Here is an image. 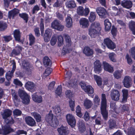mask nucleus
Segmentation results:
<instances>
[{"instance_id":"bb28decb","label":"nucleus","mask_w":135,"mask_h":135,"mask_svg":"<svg viewBox=\"0 0 135 135\" xmlns=\"http://www.w3.org/2000/svg\"><path fill=\"white\" fill-rule=\"evenodd\" d=\"M121 5L123 7L128 9L132 7V3L131 1H122Z\"/></svg>"},{"instance_id":"e433bc0d","label":"nucleus","mask_w":135,"mask_h":135,"mask_svg":"<svg viewBox=\"0 0 135 135\" xmlns=\"http://www.w3.org/2000/svg\"><path fill=\"white\" fill-rule=\"evenodd\" d=\"M54 112L56 114L60 115L61 113L60 107L58 106H55L52 107Z\"/></svg>"},{"instance_id":"f704fd0d","label":"nucleus","mask_w":135,"mask_h":135,"mask_svg":"<svg viewBox=\"0 0 135 135\" xmlns=\"http://www.w3.org/2000/svg\"><path fill=\"white\" fill-rule=\"evenodd\" d=\"M66 7L69 8H72L75 7L76 4L74 1L73 0L67 1L66 3Z\"/></svg>"},{"instance_id":"0eeeda50","label":"nucleus","mask_w":135,"mask_h":135,"mask_svg":"<svg viewBox=\"0 0 135 135\" xmlns=\"http://www.w3.org/2000/svg\"><path fill=\"white\" fill-rule=\"evenodd\" d=\"M89 12V9L88 8H86L84 10L83 7L79 6L77 9L78 13L79 15L82 16H86L88 15Z\"/></svg>"},{"instance_id":"69168bd1","label":"nucleus","mask_w":135,"mask_h":135,"mask_svg":"<svg viewBox=\"0 0 135 135\" xmlns=\"http://www.w3.org/2000/svg\"><path fill=\"white\" fill-rule=\"evenodd\" d=\"M16 133L17 135H20L22 134L26 135L27 134V132L26 131L22 130H18L17 131Z\"/></svg>"},{"instance_id":"79ce46f5","label":"nucleus","mask_w":135,"mask_h":135,"mask_svg":"<svg viewBox=\"0 0 135 135\" xmlns=\"http://www.w3.org/2000/svg\"><path fill=\"white\" fill-rule=\"evenodd\" d=\"M57 41V38L56 35H54L52 37L50 41V43L52 46L56 44Z\"/></svg>"},{"instance_id":"a18cd8bd","label":"nucleus","mask_w":135,"mask_h":135,"mask_svg":"<svg viewBox=\"0 0 135 135\" xmlns=\"http://www.w3.org/2000/svg\"><path fill=\"white\" fill-rule=\"evenodd\" d=\"M96 16L94 12H90L89 19L90 22L94 21L96 18Z\"/></svg>"},{"instance_id":"a19ab883","label":"nucleus","mask_w":135,"mask_h":135,"mask_svg":"<svg viewBox=\"0 0 135 135\" xmlns=\"http://www.w3.org/2000/svg\"><path fill=\"white\" fill-rule=\"evenodd\" d=\"M129 27L133 34L135 35V22L132 21L129 22Z\"/></svg>"},{"instance_id":"7c9ffc66","label":"nucleus","mask_w":135,"mask_h":135,"mask_svg":"<svg viewBox=\"0 0 135 135\" xmlns=\"http://www.w3.org/2000/svg\"><path fill=\"white\" fill-rule=\"evenodd\" d=\"M43 62L44 66L46 67L50 66L51 65V60L47 57H44Z\"/></svg>"},{"instance_id":"774afa93","label":"nucleus","mask_w":135,"mask_h":135,"mask_svg":"<svg viewBox=\"0 0 135 135\" xmlns=\"http://www.w3.org/2000/svg\"><path fill=\"white\" fill-rule=\"evenodd\" d=\"M129 52L131 53L132 56L135 60V47L132 48Z\"/></svg>"},{"instance_id":"2f4dec72","label":"nucleus","mask_w":135,"mask_h":135,"mask_svg":"<svg viewBox=\"0 0 135 135\" xmlns=\"http://www.w3.org/2000/svg\"><path fill=\"white\" fill-rule=\"evenodd\" d=\"M31 115L34 118L37 122H39L41 121V117L40 115L39 114L33 112H32L31 113Z\"/></svg>"},{"instance_id":"1a4fd4ad","label":"nucleus","mask_w":135,"mask_h":135,"mask_svg":"<svg viewBox=\"0 0 135 135\" xmlns=\"http://www.w3.org/2000/svg\"><path fill=\"white\" fill-rule=\"evenodd\" d=\"M104 43L110 49H113L115 48V44L109 38H107L104 39Z\"/></svg>"},{"instance_id":"13d9d810","label":"nucleus","mask_w":135,"mask_h":135,"mask_svg":"<svg viewBox=\"0 0 135 135\" xmlns=\"http://www.w3.org/2000/svg\"><path fill=\"white\" fill-rule=\"evenodd\" d=\"M124 131L126 133H127L128 135H134L135 133V131L132 128L129 130L128 129L127 132L125 130H124Z\"/></svg>"},{"instance_id":"4d7b16f0","label":"nucleus","mask_w":135,"mask_h":135,"mask_svg":"<svg viewBox=\"0 0 135 135\" xmlns=\"http://www.w3.org/2000/svg\"><path fill=\"white\" fill-rule=\"evenodd\" d=\"M29 40L30 41V45H32L35 42V38L33 35L31 34L29 35Z\"/></svg>"},{"instance_id":"412c9836","label":"nucleus","mask_w":135,"mask_h":135,"mask_svg":"<svg viewBox=\"0 0 135 135\" xmlns=\"http://www.w3.org/2000/svg\"><path fill=\"white\" fill-rule=\"evenodd\" d=\"M32 97L33 100L35 102L40 103L42 101V97L40 96H38L36 93H34L32 95Z\"/></svg>"},{"instance_id":"4c0bfd02","label":"nucleus","mask_w":135,"mask_h":135,"mask_svg":"<svg viewBox=\"0 0 135 135\" xmlns=\"http://www.w3.org/2000/svg\"><path fill=\"white\" fill-rule=\"evenodd\" d=\"M78 128L79 130L82 133L84 132L85 129L84 123L81 121H80L79 123Z\"/></svg>"},{"instance_id":"338daca9","label":"nucleus","mask_w":135,"mask_h":135,"mask_svg":"<svg viewBox=\"0 0 135 135\" xmlns=\"http://www.w3.org/2000/svg\"><path fill=\"white\" fill-rule=\"evenodd\" d=\"M21 113V111L18 109H16L13 111V113L15 115H20Z\"/></svg>"},{"instance_id":"ddd939ff","label":"nucleus","mask_w":135,"mask_h":135,"mask_svg":"<svg viewBox=\"0 0 135 135\" xmlns=\"http://www.w3.org/2000/svg\"><path fill=\"white\" fill-rule=\"evenodd\" d=\"M52 35L51 30L50 29H47L45 31L44 36V40L45 42H49L50 39V38Z\"/></svg>"},{"instance_id":"39448f33","label":"nucleus","mask_w":135,"mask_h":135,"mask_svg":"<svg viewBox=\"0 0 135 135\" xmlns=\"http://www.w3.org/2000/svg\"><path fill=\"white\" fill-rule=\"evenodd\" d=\"M66 118L68 124L71 127H74L76 124V120L74 116L71 114H68L66 115Z\"/></svg>"},{"instance_id":"72a5a7b5","label":"nucleus","mask_w":135,"mask_h":135,"mask_svg":"<svg viewBox=\"0 0 135 135\" xmlns=\"http://www.w3.org/2000/svg\"><path fill=\"white\" fill-rule=\"evenodd\" d=\"M122 92L123 93V96L122 101L123 103H125L127 100L128 93V90L126 89H124L122 90Z\"/></svg>"},{"instance_id":"3c124183","label":"nucleus","mask_w":135,"mask_h":135,"mask_svg":"<svg viewBox=\"0 0 135 135\" xmlns=\"http://www.w3.org/2000/svg\"><path fill=\"white\" fill-rule=\"evenodd\" d=\"M52 71V69L50 68H47L45 70L43 74V76L46 77L49 75Z\"/></svg>"},{"instance_id":"f8f14e48","label":"nucleus","mask_w":135,"mask_h":135,"mask_svg":"<svg viewBox=\"0 0 135 135\" xmlns=\"http://www.w3.org/2000/svg\"><path fill=\"white\" fill-rule=\"evenodd\" d=\"M25 121L27 124L31 127L36 126V123L35 120L30 116H28L25 118Z\"/></svg>"},{"instance_id":"a211bd4d","label":"nucleus","mask_w":135,"mask_h":135,"mask_svg":"<svg viewBox=\"0 0 135 135\" xmlns=\"http://www.w3.org/2000/svg\"><path fill=\"white\" fill-rule=\"evenodd\" d=\"M11 94L15 106H17L19 104L20 102L18 98V96L15 93V91L14 90H11Z\"/></svg>"},{"instance_id":"7ed1b4c3","label":"nucleus","mask_w":135,"mask_h":135,"mask_svg":"<svg viewBox=\"0 0 135 135\" xmlns=\"http://www.w3.org/2000/svg\"><path fill=\"white\" fill-rule=\"evenodd\" d=\"M102 101L100 109L102 114L105 120L107 119L108 113L107 109V100L105 95L104 94L102 95Z\"/></svg>"},{"instance_id":"4be33fe9","label":"nucleus","mask_w":135,"mask_h":135,"mask_svg":"<svg viewBox=\"0 0 135 135\" xmlns=\"http://www.w3.org/2000/svg\"><path fill=\"white\" fill-rule=\"evenodd\" d=\"M67 86L69 87L75 88L77 85L76 80V79L71 80L66 84Z\"/></svg>"},{"instance_id":"e2e57ef3","label":"nucleus","mask_w":135,"mask_h":135,"mask_svg":"<svg viewBox=\"0 0 135 135\" xmlns=\"http://www.w3.org/2000/svg\"><path fill=\"white\" fill-rule=\"evenodd\" d=\"M65 94L66 96L69 98L72 97L73 95V93L70 90H67L66 91Z\"/></svg>"},{"instance_id":"a878e982","label":"nucleus","mask_w":135,"mask_h":135,"mask_svg":"<svg viewBox=\"0 0 135 135\" xmlns=\"http://www.w3.org/2000/svg\"><path fill=\"white\" fill-rule=\"evenodd\" d=\"M19 13V10L17 9H14L9 12L8 17L9 19L13 18L14 16Z\"/></svg>"},{"instance_id":"58836bf2","label":"nucleus","mask_w":135,"mask_h":135,"mask_svg":"<svg viewBox=\"0 0 135 135\" xmlns=\"http://www.w3.org/2000/svg\"><path fill=\"white\" fill-rule=\"evenodd\" d=\"M64 36L66 41L67 46L68 47H69L71 44V40L70 37L68 35L66 34H64Z\"/></svg>"},{"instance_id":"052dcab7","label":"nucleus","mask_w":135,"mask_h":135,"mask_svg":"<svg viewBox=\"0 0 135 135\" xmlns=\"http://www.w3.org/2000/svg\"><path fill=\"white\" fill-rule=\"evenodd\" d=\"M19 16L22 18H23L26 21V22H27L28 21V15H27L25 13L20 14Z\"/></svg>"},{"instance_id":"b1692460","label":"nucleus","mask_w":135,"mask_h":135,"mask_svg":"<svg viewBox=\"0 0 135 135\" xmlns=\"http://www.w3.org/2000/svg\"><path fill=\"white\" fill-rule=\"evenodd\" d=\"M96 11L99 15L102 17H103L106 13L105 9L102 7H99L97 8Z\"/></svg>"},{"instance_id":"864d4df0","label":"nucleus","mask_w":135,"mask_h":135,"mask_svg":"<svg viewBox=\"0 0 135 135\" xmlns=\"http://www.w3.org/2000/svg\"><path fill=\"white\" fill-rule=\"evenodd\" d=\"M116 55L115 54L113 53H110L109 55V57L110 60L113 62H115L116 61V59L115 58Z\"/></svg>"},{"instance_id":"ea45409f","label":"nucleus","mask_w":135,"mask_h":135,"mask_svg":"<svg viewBox=\"0 0 135 135\" xmlns=\"http://www.w3.org/2000/svg\"><path fill=\"white\" fill-rule=\"evenodd\" d=\"M94 79L96 81L97 84L99 86H100L102 84V79L98 76L95 75L94 76Z\"/></svg>"},{"instance_id":"393cba45","label":"nucleus","mask_w":135,"mask_h":135,"mask_svg":"<svg viewBox=\"0 0 135 135\" xmlns=\"http://www.w3.org/2000/svg\"><path fill=\"white\" fill-rule=\"evenodd\" d=\"M83 52L86 55L88 56L92 55L93 53V50L88 47H84L83 50Z\"/></svg>"},{"instance_id":"f257e3e1","label":"nucleus","mask_w":135,"mask_h":135,"mask_svg":"<svg viewBox=\"0 0 135 135\" xmlns=\"http://www.w3.org/2000/svg\"><path fill=\"white\" fill-rule=\"evenodd\" d=\"M101 30L99 23H92L89 29V34L92 38H95L99 33Z\"/></svg>"},{"instance_id":"20e7f679","label":"nucleus","mask_w":135,"mask_h":135,"mask_svg":"<svg viewBox=\"0 0 135 135\" xmlns=\"http://www.w3.org/2000/svg\"><path fill=\"white\" fill-rule=\"evenodd\" d=\"M19 96L22 99V103L28 104L30 102V96L23 89H19L18 91Z\"/></svg>"},{"instance_id":"c9c22d12","label":"nucleus","mask_w":135,"mask_h":135,"mask_svg":"<svg viewBox=\"0 0 135 135\" xmlns=\"http://www.w3.org/2000/svg\"><path fill=\"white\" fill-rule=\"evenodd\" d=\"M105 29L106 31H108L111 28V24L108 20L106 19L104 21Z\"/></svg>"},{"instance_id":"c03bdc74","label":"nucleus","mask_w":135,"mask_h":135,"mask_svg":"<svg viewBox=\"0 0 135 135\" xmlns=\"http://www.w3.org/2000/svg\"><path fill=\"white\" fill-rule=\"evenodd\" d=\"M109 128L112 129L115 127L116 126V122L115 120L110 119L109 121Z\"/></svg>"},{"instance_id":"6e6d98bb","label":"nucleus","mask_w":135,"mask_h":135,"mask_svg":"<svg viewBox=\"0 0 135 135\" xmlns=\"http://www.w3.org/2000/svg\"><path fill=\"white\" fill-rule=\"evenodd\" d=\"M60 22L57 20H55L51 24V27L52 28L55 29L56 27H57V25L59 24Z\"/></svg>"},{"instance_id":"de8ad7c7","label":"nucleus","mask_w":135,"mask_h":135,"mask_svg":"<svg viewBox=\"0 0 135 135\" xmlns=\"http://www.w3.org/2000/svg\"><path fill=\"white\" fill-rule=\"evenodd\" d=\"M58 46H60L63 44V38L61 35L59 36L58 37Z\"/></svg>"},{"instance_id":"9d476101","label":"nucleus","mask_w":135,"mask_h":135,"mask_svg":"<svg viewBox=\"0 0 135 135\" xmlns=\"http://www.w3.org/2000/svg\"><path fill=\"white\" fill-rule=\"evenodd\" d=\"M12 64L13 65L12 71H8L6 74V78L8 80H9L11 79L16 68V63L14 61H12Z\"/></svg>"},{"instance_id":"6ab92c4d","label":"nucleus","mask_w":135,"mask_h":135,"mask_svg":"<svg viewBox=\"0 0 135 135\" xmlns=\"http://www.w3.org/2000/svg\"><path fill=\"white\" fill-rule=\"evenodd\" d=\"M103 65L104 70L111 73H112L113 72V67L107 63L105 62H103Z\"/></svg>"},{"instance_id":"09e8293b","label":"nucleus","mask_w":135,"mask_h":135,"mask_svg":"<svg viewBox=\"0 0 135 135\" xmlns=\"http://www.w3.org/2000/svg\"><path fill=\"white\" fill-rule=\"evenodd\" d=\"M62 87L61 86L59 85L58 86L55 92L56 94L58 95L60 97H61L62 95L61 94Z\"/></svg>"},{"instance_id":"8fccbe9b","label":"nucleus","mask_w":135,"mask_h":135,"mask_svg":"<svg viewBox=\"0 0 135 135\" xmlns=\"http://www.w3.org/2000/svg\"><path fill=\"white\" fill-rule=\"evenodd\" d=\"M94 103L96 106L99 105L100 99L97 95H95L93 99Z\"/></svg>"},{"instance_id":"cd10ccee","label":"nucleus","mask_w":135,"mask_h":135,"mask_svg":"<svg viewBox=\"0 0 135 135\" xmlns=\"http://www.w3.org/2000/svg\"><path fill=\"white\" fill-rule=\"evenodd\" d=\"M21 32L18 30H16L13 32V35L15 40L18 41L20 40Z\"/></svg>"},{"instance_id":"5fc2aeb1","label":"nucleus","mask_w":135,"mask_h":135,"mask_svg":"<svg viewBox=\"0 0 135 135\" xmlns=\"http://www.w3.org/2000/svg\"><path fill=\"white\" fill-rule=\"evenodd\" d=\"M69 106L71 108V110L72 111L74 110L75 102L74 101L70 100L69 102Z\"/></svg>"},{"instance_id":"9b49d317","label":"nucleus","mask_w":135,"mask_h":135,"mask_svg":"<svg viewBox=\"0 0 135 135\" xmlns=\"http://www.w3.org/2000/svg\"><path fill=\"white\" fill-rule=\"evenodd\" d=\"M22 65L24 68L26 69L25 73L28 75H30L32 73V71L33 68L30 65L28 62L24 63L23 62Z\"/></svg>"},{"instance_id":"bf43d9fd","label":"nucleus","mask_w":135,"mask_h":135,"mask_svg":"<svg viewBox=\"0 0 135 135\" xmlns=\"http://www.w3.org/2000/svg\"><path fill=\"white\" fill-rule=\"evenodd\" d=\"M43 22V19L41 18V23L40 24V28L41 33L42 35L43 34L44 30V25Z\"/></svg>"},{"instance_id":"49530a36","label":"nucleus","mask_w":135,"mask_h":135,"mask_svg":"<svg viewBox=\"0 0 135 135\" xmlns=\"http://www.w3.org/2000/svg\"><path fill=\"white\" fill-rule=\"evenodd\" d=\"M123 70H117L115 71L114 74V77L117 79L119 78L121 76V74L123 72Z\"/></svg>"},{"instance_id":"2eb2a0df","label":"nucleus","mask_w":135,"mask_h":135,"mask_svg":"<svg viewBox=\"0 0 135 135\" xmlns=\"http://www.w3.org/2000/svg\"><path fill=\"white\" fill-rule=\"evenodd\" d=\"M79 23L81 27L83 28H87L89 25L88 20L85 18H81L79 20Z\"/></svg>"},{"instance_id":"dca6fc26","label":"nucleus","mask_w":135,"mask_h":135,"mask_svg":"<svg viewBox=\"0 0 135 135\" xmlns=\"http://www.w3.org/2000/svg\"><path fill=\"white\" fill-rule=\"evenodd\" d=\"M94 70L96 73H99L102 70L101 64L100 61L96 60L94 62Z\"/></svg>"},{"instance_id":"f03ea898","label":"nucleus","mask_w":135,"mask_h":135,"mask_svg":"<svg viewBox=\"0 0 135 135\" xmlns=\"http://www.w3.org/2000/svg\"><path fill=\"white\" fill-rule=\"evenodd\" d=\"M45 120L51 126L54 127H56L59 124V121L56 117L52 113L51 111L46 115Z\"/></svg>"},{"instance_id":"6e6552de","label":"nucleus","mask_w":135,"mask_h":135,"mask_svg":"<svg viewBox=\"0 0 135 135\" xmlns=\"http://www.w3.org/2000/svg\"><path fill=\"white\" fill-rule=\"evenodd\" d=\"M110 96L112 100L115 101H118L119 99L120 92L117 90L113 89L112 90Z\"/></svg>"},{"instance_id":"423d86ee","label":"nucleus","mask_w":135,"mask_h":135,"mask_svg":"<svg viewBox=\"0 0 135 135\" xmlns=\"http://www.w3.org/2000/svg\"><path fill=\"white\" fill-rule=\"evenodd\" d=\"M80 85L81 88L88 94H91L94 93V89L91 85L86 86L85 83L83 82L81 83Z\"/></svg>"},{"instance_id":"603ef678","label":"nucleus","mask_w":135,"mask_h":135,"mask_svg":"<svg viewBox=\"0 0 135 135\" xmlns=\"http://www.w3.org/2000/svg\"><path fill=\"white\" fill-rule=\"evenodd\" d=\"M7 27L6 23L2 21H0V30L2 31L6 29Z\"/></svg>"},{"instance_id":"aec40b11","label":"nucleus","mask_w":135,"mask_h":135,"mask_svg":"<svg viewBox=\"0 0 135 135\" xmlns=\"http://www.w3.org/2000/svg\"><path fill=\"white\" fill-rule=\"evenodd\" d=\"M93 104L92 102L88 99H86L84 101V105L85 108L88 109L91 108Z\"/></svg>"},{"instance_id":"680f3d73","label":"nucleus","mask_w":135,"mask_h":135,"mask_svg":"<svg viewBox=\"0 0 135 135\" xmlns=\"http://www.w3.org/2000/svg\"><path fill=\"white\" fill-rule=\"evenodd\" d=\"M57 27H56L55 29L58 31H62L64 28V26L61 24L60 22H59V24L57 25Z\"/></svg>"},{"instance_id":"0e129e2a","label":"nucleus","mask_w":135,"mask_h":135,"mask_svg":"<svg viewBox=\"0 0 135 135\" xmlns=\"http://www.w3.org/2000/svg\"><path fill=\"white\" fill-rule=\"evenodd\" d=\"M127 63L129 65H131L132 63V61L131 59L129 57L128 55L127 54L126 56Z\"/></svg>"},{"instance_id":"c756f323","label":"nucleus","mask_w":135,"mask_h":135,"mask_svg":"<svg viewBox=\"0 0 135 135\" xmlns=\"http://www.w3.org/2000/svg\"><path fill=\"white\" fill-rule=\"evenodd\" d=\"M112 10L111 12V14L113 16L118 15L120 13V11L119 9H118L115 7H112Z\"/></svg>"},{"instance_id":"473e14b6","label":"nucleus","mask_w":135,"mask_h":135,"mask_svg":"<svg viewBox=\"0 0 135 135\" xmlns=\"http://www.w3.org/2000/svg\"><path fill=\"white\" fill-rule=\"evenodd\" d=\"M25 86L26 89L30 91L34 87V84L33 83L31 82L28 81L26 83Z\"/></svg>"},{"instance_id":"4468645a","label":"nucleus","mask_w":135,"mask_h":135,"mask_svg":"<svg viewBox=\"0 0 135 135\" xmlns=\"http://www.w3.org/2000/svg\"><path fill=\"white\" fill-rule=\"evenodd\" d=\"M123 83L124 86L127 88H129L132 85L131 80L130 77L128 76H126L124 78Z\"/></svg>"},{"instance_id":"c85d7f7f","label":"nucleus","mask_w":135,"mask_h":135,"mask_svg":"<svg viewBox=\"0 0 135 135\" xmlns=\"http://www.w3.org/2000/svg\"><path fill=\"white\" fill-rule=\"evenodd\" d=\"M22 49L21 47L19 45H17L15 49L13 50L12 53L13 54L16 55H18L20 53Z\"/></svg>"},{"instance_id":"f3484780","label":"nucleus","mask_w":135,"mask_h":135,"mask_svg":"<svg viewBox=\"0 0 135 135\" xmlns=\"http://www.w3.org/2000/svg\"><path fill=\"white\" fill-rule=\"evenodd\" d=\"M57 131L60 135H66L69 132L68 128L63 126L58 128Z\"/></svg>"},{"instance_id":"37998d69","label":"nucleus","mask_w":135,"mask_h":135,"mask_svg":"<svg viewBox=\"0 0 135 135\" xmlns=\"http://www.w3.org/2000/svg\"><path fill=\"white\" fill-rule=\"evenodd\" d=\"M81 109L79 105H78L76 107V113L77 115L80 117L83 115V114L81 111Z\"/></svg>"},{"instance_id":"5701e85b","label":"nucleus","mask_w":135,"mask_h":135,"mask_svg":"<svg viewBox=\"0 0 135 135\" xmlns=\"http://www.w3.org/2000/svg\"><path fill=\"white\" fill-rule=\"evenodd\" d=\"M66 26L68 28L71 27L73 25L72 19L70 17V15H69L66 19Z\"/></svg>"}]
</instances>
